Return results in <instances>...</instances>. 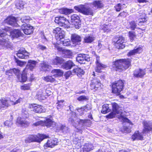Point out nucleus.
<instances>
[{
    "mask_svg": "<svg viewBox=\"0 0 152 152\" xmlns=\"http://www.w3.org/2000/svg\"><path fill=\"white\" fill-rule=\"evenodd\" d=\"M131 61L129 59H120L113 62V67L117 71L122 72L127 69L130 65Z\"/></svg>",
    "mask_w": 152,
    "mask_h": 152,
    "instance_id": "nucleus-1",
    "label": "nucleus"
},
{
    "mask_svg": "<svg viewBox=\"0 0 152 152\" xmlns=\"http://www.w3.org/2000/svg\"><path fill=\"white\" fill-rule=\"evenodd\" d=\"M69 121L71 122L73 125L78 131L81 130L84 126H89L91 124V121L89 120H82L77 118L75 121L73 118H70L69 119Z\"/></svg>",
    "mask_w": 152,
    "mask_h": 152,
    "instance_id": "nucleus-2",
    "label": "nucleus"
},
{
    "mask_svg": "<svg viewBox=\"0 0 152 152\" xmlns=\"http://www.w3.org/2000/svg\"><path fill=\"white\" fill-rule=\"evenodd\" d=\"M6 31L4 29H0V49L8 47L10 44L8 38L10 37L5 33Z\"/></svg>",
    "mask_w": 152,
    "mask_h": 152,
    "instance_id": "nucleus-3",
    "label": "nucleus"
},
{
    "mask_svg": "<svg viewBox=\"0 0 152 152\" xmlns=\"http://www.w3.org/2000/svg\"><path fill=\"white\" fill-rule=\"evenodd\" d=\"M37 62L35 61L29 60L28 64L26 66L25 69L23 70L22 73V77L20 79V81H26L27 80L26 73L29 69L31 71H33V69L36 66Z\"/></svg>",
    "mask_w": 152,
    "mask_h": 152,
    "instance_id": "nucleus-4",
    "label": "nucleus"
},
{
    "mask_svg": "<svg viewBox=\"0 0 152 152\" xmlns=\"http://www.w3.org/2000/svg\"><path fill=\"white\" fill-rule=\"evenodd\" d=\"M112 107L113 111L117 113L118 115L116 116L120 120L124 122H129L130 121L124 115L121 111V108L118 104L115 102H113L111 104Z\"/></svg>",
    "mask_w": 152,
    "mask_h": 152,
    "instance_id": "nucleus-5",
    "label": "nucleus"
},
{
    "mask_svg": "<svg viewBox=\"0 0 152 152\" xmlns=\"http://www.w3.org/2000/svg\"><path fill=\"white\" fill-rule=\"evenodd\" d=\"M124 87V83L121 80H119L113 83L112 85V91L113 93L118 95L123 90Z\"/></svg>",
    "mask_w": 152,
    "mask_h": 152,
    "instance_id": "nucleus-6",
    "label": "nucleus"
},
{
    "mask_svg": "<svg viewBox=\"0 0 152 152\" xmlns=\"http://www.w3.org/2000/svg\"><path fill=\"white\" fill-rule=\"evenodd\" d=\"M48 136L45 134H39L36 135H30L26 140L28 142H40L44 139L48 138Z\"/></svg>",
    "mask_w": 152,
    "mask_h": 152,
    "instance_id": "nucleus-7",
    "label": "nucleus"
},
{
    "mask_svg": "<svg viewBox=\"0 0 152 152\" xmlns=\"http://www.w3.org/2000/svg\"><path fill=\"white\" fill-rule=\"evenodd\" d=\"M75 9L78 12H81L83 14L88 15H93V11L90 8L86 7L83 5H80L78 6L74 7Z\"/></svg>",
    "mask_w": 152,
    "mask_h": 152,
    "instance_id": "nucleus-8",
    "label": "nucleus"
},
{
    "mask_svg": "<svg viewBox=\"0 0 152 152\" xmlns=\"http://www.w3.org/2000/svg\"><path fill=\"white\" fill-rule=\"evenodd\" d=\"M55 22L59 26L64 28H68L69 23L67 19L65 17L61 16L56 17Z\"/></svg>",
    "mask_w": 152,
    "mask_h": 152,
    "instance_id": "nucleus-9",
    "label": "nucleus"
},
{
    "mask_svg": "<svg viewBox=\"0 0 152 152\" xmlns=\"http://www.w3.org/2000/svg\"><path fill=\"white\" fill-rule=\"evenodd\" d=\"M28 107L36 113H40L46 111V110L44 107L40 105L35 104H29Z\"/></svg>",
    "mask_w": 152,
    "mask_h": 152,
    "instance_id": "nucleus-10",
    "label": "nucleus"
},
{
    "mask_svg": "<svg viewBox=\"0 0 152 152\" xmlns=\"http://www.w3.org/2000/svg\"><path fill=\"white\" fill-rule=\"evenodd\" d=\"M125 42L124 38L122 36H120L116 41H114V46L118 49H123L125 47V45L124 44Z\"/></svg>",
    "mask_w": 152,
    "mask_h": 152,
    "instance_id": "nucleus-11",
    "label": "nucleus"
},
{
    "mask_svg": "<svg viewBox=\"0 0 152 152\" xmlns=\"http://www.w3.org/2000/svg\"><path fill=\"white\" fill-rule=\"evenodd\" d=\"M6 30V31H5V33H10V36L13 38H17L20 37L22 35V33L21 31L18 29H15L13 30L12 31H10V29L8 28L7 29L5 28L4 29Z\"/></svg>",
    "mask_w": 152,
    "mask_h": 152,
    "instance_id": "nucleus-12",
    "label": "nucleus"
},
{
    "mask_svg": "<svg viewBox=\"0 0 152 152\" xmlns=\"http://www.w3.org/2000/svg\"><path fill=\"white\" fill-rule=\"evenodd\" d=\"M71 21L72 24L74 25L75 28H79L80 25L79 17L77 15L74 14L71 17Z\"/></svg>",
    "mask_w": 152,
    "mask_h": 152,
    "instance_id": "nucleus-13",
    "label": "nucleus"
},
{
    "mask_svg": "<svg viewBox=\"0 0 152 152\" xmlns=\"http://www.w3.org/2000/svg\"><path fill=\"white\" fill-rule=\"evenodd\" d=\"M96 58V66L95 68L96 72L98 73L101 72V69L106 67L107 66L103 64L100 62L99 57L97 55L95 56Z\"/></svg>",
    "mask_w": 152,
    "mask_h": 152,
    "instance_id": "nucleus-14",
    "label": "nucleus"
},
{
    "mask_svg": "<svg viewBox=\"0 0 152 152\" xmlns=\"http://www.w3.org/2000/svg\"><path fill=\"white\" fill-rule=\"evenodd\" d=\"M21 29L24 33L26 35H29L33 31V27L29 24L25 23L22 25Z\"/></svg>",
    "mask_w": 152,
    "mask_h": 152,
    "instance_id": "nucleus-15",
    "label": "nucleus"
},
{
    "mask_svg": "<svg viewBox=\"0 0 152 152\" xmlns=\"http://www.w3.org/2000/svg\"><path fill=\"white\" fill-rule=\"evenodd\" d=\"M5 23L14 27H18L19 26L17 23L15 18L13 17L9 16L4 21Z\"/></svg>",
    "mask_w": 152,
    "mask_h": 152,
    "instance_id": "nucleus-16",
    "label": "nucleus"
},
{
    "mask_svg": "<svg viewBox=\"0 0 152 152\" xmlns=\"http://www.w3.org/2000/svg\"><path fill=\"white\" fill-rule=\"evenodd\" d=\"M101 84L100 80L97 78H94L91 80L90 84L91 89H95L96 90L101 87Z\"/></svg>",
    "mask_w": 152,
    "mask_h": 152,
    "instance_id": "nucleus-17",
    "label": "nucleus"
},
{
    "mask_svg": "<svg viewBox=\"0 0 152 152\" xmlns=\"http://www.w3.org/2000/svg\"><path fill=\"white\" fill-rule=\"evenodd\" d=\"M29 53L25 50L24 48L20 49L17 53V56L20 58L27 59Z\"/></svg>",
    "mask_w": 152,
    "mask_h": 152,
    "instance_id": "nucleus-18",
    "label": "nucleus"
},
{
    "mask_svg": "<svg viewBox=\"0 0 152 152\" xmlns=\"http://www.w3.org/2000/svg\"><path fill=\"white\" fill-rule=\"evenodd\" d=\"M44 125L48 127H54L56 126V123L52 120L51 117L46 118V120L44 122Z\"/></svg>",
    "mask_w": 152,
    "mask_h": 152,
    "instance_id": "nucleus-19",
    "label": "nucleus"
},
{
    "mask_svg": "<svg viewBox=\"0 0 152 152\" xmlns=\"http://www.w3.org/2000/svg\"><path fill=\"white\" fill-rule=\"evenodd\" d=\"M144 129L143 131V133H146L152 129V123H150L149 122L145 121L143 123Z\"/></svg>",
    "mask_w": 152,
    "mask_h": 152,
    "instance_id": "nucleus-20",
    "label": "nucleus"
},
{
    "mask_svg": "<svg viewBox=\"0 0 152 152\" xmlns=\"http://www.w3.org/2000/svg\"><path fill=\"white\" fill-rule=\"evenodd\" d=\"M75 66L74 64L72 61L69 60L63 63L61 67L62 68L66 70L69 69L73 66Z\"/></svg>",
    "mask_w": 152,
    "mask_h": 152,
    "instance_id": "nucleus-21",
    "label": "nucleus"
},
{
    "mask_svg": "<svg viewBox=\"0 0 152 152\" xmlns=\"http://www.w3.org/2000/svg\"><path fill=\"white\" fill-rule=\"evenodd\" d=\"M71 40L74 44H78L81 41V38L80 37L76 34H72L71 36Z\"/></svg>",
    "mask_w": 152,
    "mask_h": 152,
    "instance_id": "nucleus-22",
    "label": "nucleus"
},
{
    "mask_svg": "<svg viewBox=\"0 0 152 152\" xmlns=\"http://www.w3.org/2000/svg\"><path fill=\"white\" fill-rule=\"evenodd\" d=\"M145 74V71L144 70L137 69L134 72V76L137 77H142Z\"/></svg>",
    "mask_w": 152,
    "mask_h": 152,
    "instance_id": "nucleus-23",
    "label": "nucleus"
},
{
    "mask_svg": "<svg viewBox=\"0 0 152 152\" xmlns=\"http://www.w3.org/2000/svg\"><path fill=\"white\" fill-rule=\"evenodd\" d=\"M64 62V60L61 57L56 56V57L52 61L53 65H60L63 64Z\"/></svg>",
    "mask_w": 152,
    "mask_h": 152,
    "instance_id": "nucleus-24",
    "label": "nucleus"
},
{
    "mask_svg": "<svg viewBox=\"0 0 152 152\" xmlns=\"http://www.w3.org/2000/svg\"><path fill=\"white\" fill-rule=\"evenodd\" d=\"M16 123L20 126H25L28 125L29 124L28 122L23 120V118L20 117L18 118Z\"/></svg>",
    "mask_w": 152,
    "mask_h": 152,
    "instance_id": "nucleus-25",
    "label": "nucleus"
},
{
    "mask_svg": "<svg viewBox=\"0 0 152 152\" xmlns=\"http://www.w3.org/2000/svg\"><path fill=\"white\" fill-rule=\"evenodd\" d=\"M132 139L133 140H142L143 137L141 133L138 131L135 132L134 134L132 136Z\"/></svg>",
    "mask_w": 152,
    "mask_h": 152,
    "instance_id": "nucleus-26",
    "label": "nucleus"
},
{
    "mask_svg": "<svg viewBox=\"0 0 152 152\" xmlns=\"http://www.w3.org/2000/svg\"><path fill=\"white\" fill-rule=\"evenodd\" d=\"M41 70L44 71H50L51 69V66L45 62H43L40 65Z\"/></svg>",
    "mask_w": 152,
    "mask_h": 152,
    "instance_id": "nucleus-27",
    "label": "nucleus"
},
{
    "mask_svg": "<svg viewBox=\"0 0 152 152\" xmlns=\"http://www.w3.org/2000/svg\"><path fill=\"white\" fill-rule=\"evenodd\" d=\"M57 140L50 139L48 140L47 143L44 145L45 148L47 147L53 148L54 146L57 145Z\"/></svg>",
    "mask_w": 152,
    "mask_h": 152,
    "instance_id": "nucleus-28",
    "label": "nucleus"
},
{
    "mask_svg": "<svg viewBox=\"0 0 152 152\" xmlns=\"http://www.w3.org/2000/svg\"><path fill=\"white\" fill-rule=\"evenodd\" d=\"M51 72L53 74L52 76L55 77L61 76L63 74L62 71L59 69H54Z\"/></svg>",
    "mask_w": 152,
    "mask_h": 152,
    "instance_id": "nucleus-29",
    "label": "nucleus"
},
{
    "mask_svg": "<svg viewBox=\"0 0 152 152\" xmlns=\"http://www.w3.org/2000/svg\"><path fill=\"white\" fill-rule=\"evenodd\" d=\"M142 51V49L140 47L136 49L131 50L127 54L128 56H131L136 54L141 53Z\"/></svg>",
    "mask_w": 152,
    "mask_h": 152,
    "instance_id": "nucleus-30",
    "label": "nucleus"
},
{
    "mask_svg": "<svg viewBox=\"0 0 152 152\" xmlns=\"http://www.w3.org/2000/svg\"><path fill=\"white\" fill-rule=\"evenodd\" d=\"M0 110L2 108L7 107L11 104H9L8 100L5 99L4 98L1 99L0 100Z\"/></svg>",
    "mask_w": 152,
    "mask_h": 152,
    "instance_id": "nucleus-31",
    "label": "nucleus"
},
{
    "mask_svg": "<svg viewBox=\"0 0 152 152\" xmlns=\"http://www.w3.org/2000/svg\"><path fill=\"white\" fill-rule=\"evenodd\" d=\"M29 105L26 104V107L27 108H23L22 111V115L23 118H27L29 116L28 110V106Z\"/></svg>",
    "mask_w": 152,
    "mask_h": 152,
    "instance_id": "nucleus-32",
    "label": "nucleus"
},
{
    "mask_svg": "<svg viewBox=\"0 0 152 152\" xmlns=\"http://www.w3.org/2000/svg\"><path fill=\"white\" fill-rule=\"evenodd\" d=\"M72 72L75 73L79 77L83 75L85 73L84 71L82 69L79 67L74 69Z\"/></svg>",
    "mask_w": 152,
    "mask_h": 152,
    "instance_id": "nucleus-33",
    "label": "nucleus"
},
{
    "mask_svg": "<svg viewBox=\"0 0 152 152\" xmlns=\"http://www.w3.org/2000/svg\"><path fill=\"white\" fill-rule=\"evenodd\" d=\"M85 54H80L76 58L77 61L80 64H84L85 63L84 60Z\"/></svg>",
    "mask_w": 152,
    "mask_h": 152,
    "instance_id": "nucleus-34",
    "label": "nucleus"
},
{
    "mask_svg": "<svg viewBox=\"0 0 152 152\" xmlns=\"http://www.w3.org/2000/svg\"><path fill=\"white\" fill-rule=\"evenodd\" d=\"M83 148L87 152H88L94 149V146L91 143H86L84 145Z\"/></svg>",
    "mask_w": 152,
    "mask_h": 152,
    "instance_id": "nucleus-35",
    "label": "nucleus"
},
{
    "mask_svg": "<svg viewBox=\"0 0 152 152\" xmlns=\"http://www.w3.org/2000/svg\"><path fill=\"white\" fill-rule=\"evenodd\" d=\"M42 79L47 82H53L56 81L55 79L52 76L49 75L42 77Z\"/></svg>",
    "mask_w": 152,
    "mask_h": 152,
    "instance_id": "nucleus-36",
    "label": "nucleus"
},
{
    "mask_svg": "<svg viewBox=\"0 0 152 152\" xmlns=\"http://www.w3.org/2000/svg\"><path fill=\"white\" fill-rule=\"evenodd\" d=\"M140 18L139 19L138 24L139 25H143L142 23L145 22L147 20V19L145 13H143L142 16L140 15Z\"/></svg>",
    "mask_w": 152,
    "mask_h": 152,
    "instance_id": "nucleus-37",
    "label": "nucleus"
},
{
    "mask_svg": "<svg viewBox=\"0 0 152 152\" xmlns=\"http://www.w3.org/2000/svg\"><path fill=\"white\" fill-rule=\"evenodd\" d=\"M12 70L13 73L15 74V75L17 76V77L18 78L19 81L20 82H24L25 81H20V79H21L22 77V74H21V75L20 76V70L19 69L14 68L12 69Z\"/></svg>",
    "mask_w": 152,
    "mask_h": 152,
    "instance_id": "nucleus-38",
    "label": "nucleus"
},
{
    "mask_svg": "<svg viewBox=\"0 0 152 152\" xmlns=\"http://www.w3.org/2000/svg\"><path fill=\"white\" fill-rule=\"evenodd\" d=\"M59 12L61 14L67 15L72 12L73 10L72 9L63 8L59 10Z\"/></svg>",
    "mask_w": 152,
    "mask_h": 152,
    "instance_id": "nucleus-39",
    "label": "nucleus"
},
{
    "mask_svg": "<svg viewBox=\"0 0 152 152\" xmlns=\"http://www.w3.org/2000/svg\"><path fill=\"white\" fill-rule=\"evenodd\" d=\"M109 105L106 104H104L102 106V109L101 112L103 114H106L110 111V110L109 109Z\"/></svg>",
    "mask_w": 152,
    "mask_h": 152,
    "instance_id": "nucleus-40",
    "label": "nucleus"
},
{
    "mask_svg": "<svg viewBox=\"0 0 152 152\" xmlns=\"http://www.w3.org/2000/svg\"><path fill=\"white\" fill-rule=\"evenodd\" d=\"M94 40V38L92 36H87L84 39V42L85 43H90Z\"/></svg>",
    "mask_w": 152,
    "mask_h": 152,
    "instance_id": "nucleus-41",
    "label": "nucleus"
},
{
    "mask_svg": "<svg viewBox=\"0 0 152 152\" xmlns=\"http://www.w3.org/2000/svg\"><path fill=\"white\" fill-rule=\"evenodd\" d=\"M60 130L64 134H66L69 132V129L67 127L65 126L61 125L60 126Z\"/></svg>",
    "mask_w": 152,
    "mask_h": 152,
    "instance_id": "nucleus-42",
    "label": "nucleus"
},
{
    "mask_svg": "<svg viewBox=\"0 0 152 152\" xmlns=\"http://www.w3.org/2000/svg\"><path fill=\"white\" fill-rule=\"evenodd\" d=\"M65 34V32L62 30L59 34L57 35V37H56V39L58 41L60 40L64 37Z\"/></svg>",
    "mask_w": 152,
    "mask_h": 152,
    "instance_id": "nucleus-43",
    "label": "nucleus"
},
{
    "mask_svg": "<svg viewBox=\"0 0 152 152\" xmlns=\"http://www.w3.org/2000/svg\"><path fill=\"white\" fill-rule=\"evenodd\" d=\"M93 5L96 8H100L103 6L102 3L99 1H94Z\"/></svg>",
    "mask_w": 152,
    "mask_h": 152,
    "instance_id": "nucleus-44",
    "label": "nucleus"
},
{
    "mask_svg": "<svg viewBox=\"0 0 152 152\" xmlns=\"http://www.w3.org/2000/svg\"><path fill=\"white\" fill-rule=\"evenodd\" d=\"M62 30L59 27L53 29V33L55 35V38L57 37V35L61 32Z\"/></svg>",
    "mask_w": 152,
    "mask_h": 152,
    "instance_id": "nucleus-45",
    "label": "nucleus"
},
{
    "mask_svg": "<svg viewBox=\"0 0 152 152\" xmlns=\"http://www.w3.org/2000/svg\"><path fill=\"white\" fill-rule=\"evenodd\" d=\"M129 36L130 40L132 41L136 38V35L133 31H129Z\"/></svg>",
    "mask_w": 152,
    "mask_h": 152,
    "instance_id": "nucleus-46",
    "label": "nucleus"
},
{
    "mask_svg": "<svg viewBox=\"0 0 152 152\" xmlns=\"http://www.w3.org/2000/svg\"><path fill=\"white\" fill-rule=\"evenodd\" d=\"M65 57L66 58H70L72 55V53L70 50H65L64 51Z\"/></svg>",
    "mask_w": 152,
    "mask_h": 152,
    "instance_id": "nucleus-47",
    "label": "nucleus"
},
{
    "mask_svg": "<svg viewBox=\"0 0 152 152\" xmlns=\"http://www.w3.org/2000/svg\"><path fill=\"white\" fill-rule=\"evenodd\" d=\"M24 4V2L22 1H19L15 5L18 9L23 8Z\"/></svg>",
    "mask_w": 152,
    "mask_h": 152,
    "instance_id": "nucleus-48",
    "label": "nucleus"
},
{
    "mask_svg": "<svg viewBox=\"0 0 152 152\" xmlns=\"http://www.w3.org/2000/svg\"><path fill=\"white\" fill-rule=\"evenodd\" d=\"M23 100V99L21 97L16 100L15 102L10 100V104L12 105H15L18 103H20Z\"/></svg>",
    "mask_w": 152,
    "mask_h": 152,
    "instance_id": "nucleus-49",
    "label": "nucleus"
},
{
    "mask_svg": "<svg viewBox=\"0 0 152 152\" xmlns=\"http://www.w3.org/2000/svg\"><path fill=\"white\" fill-rule=\"evenodd\" d=\"M30 19V18L29 16H23L21 18V21L22 23H28L29 22Z\"/></svg>",
    "mask_w": 152,
    "mask_h": 152,
    "instance_id": "nucleus-50",
    "label": "nucleus"
},
{
    "mask_svg": "<svg viewBox=\"0 0 152 152\" xmlns=\"http://www.w3.org/2000/svg\"><path fill=\"white\" fill-rule=\"evenodd\" d=\"M61 43H62L63 45L67 46L70 45V41L69 39H65L63 41L61 42Z\"/></svg>",
    "mask_w": 152,
    "mask_h": 152,
    "instance_id": "nucleus-51",
    "label": "nucleus"
},
{
    "mask_svg": "<svg viewBox=\"0 0 152 152\" xmlns=\"http://www.w3.org/2000/svg\"><path fill=\"white\" fill-rule=\"evenodd\" d=\"M30 86L29 84H25L21 86L20 88L21 90H28L30 88Z\"/></svg>",
    "mask_w": 152,
    "mask_h": 152,
    "instance_id": "nucleus-52",
    "label": "nucleus"
},
{
    "mask_svg": "<svg viewBox=\"0 0 152 152\" xmlns=\"http://www.w3.org/2000/svg\"><path fill=\"white\" fill-rule=\"evenodd\" d=\"M64 102V100H61L60 101H58L57 104H58V105L57 106V108L58 109H60L61 107H62L64 104L63 102Z\"/></svg>",
    "mask_w": 152,
    "mask_h": 152,
    "instance_id": "nucleus-53",
    "label": "nucleus"
},
{
    "mask_svg": "<svg viewBox=\"0 0 152 152\" xmlns=\"http://www.w3.org/2000/svg\"><path fill=\"white\" fill-rule=\"evenodd\" d=\"M117 114V113L113 111L112 112H111L109 115H107V117L108 118H113L116 116Z\"/></svg>",
    "mask_w": 152,
    "mask_h": 152,
    "instance_id": "nucleus-54",
    "label": "nucleus"
},
{
    "mask_svg": "<svg viewBox=\"0 0 152 152\" xmlns=\"http://www.w3.org/2000/svg\"><path fill=\"white\" fill-rule=\"evenodd\" d=\"M88 98L85 96H82L78 97L77 99L80 101H87L88 100Z\"/></svg>",
    "mask_w": 152,
    "mask_h": 152,
    "instance_id": "nucleus-55",
    "label": "nucleus"
},
{
    "mask_svg": "<svg viewBox=\"0 0 152 152\" xmlns=\"http://www.w3.org/2000/svg\"><path fill=\"white\" fill-rule=\"evenodd\" d=\"M4 124L5 126L8 127H11L12 124V122L11 120H7L4 122Z\"/></svg>",
    "mask_w": 152,
    "mask_h": 152,
    "instance_id": "nucleus-56",
    "label": "nucleus"
},
{
    "mask_svg": "<svg viewBox=\"0 0 152 152\" xmlns=\"http://www.w3.org/2000/svg\"><path fill=\"white\" fill-rule=\"evenodd\" d=\"M130 28L132 30H134L136 28V25L134 21H132L130 23Z\"/></svg>",
    "mask_w": 152,
    "mask_h": 152,
    "instance_id": "nucleus-57",
    "label": "nucleus"
},
{
    "mask_svg": "<svg viewBox=\"0 0 152 152\" xmlns=\"http://www.w3.org/2000/svg\"><path fill=\"white\" fill-rule=\"evenodd\" d=\"M16 62L17 64L20 66H23V65H25L26 63V62L21 61L19 60H16Z\"/></svg>",
    "mask_w": 152,
    "mask_h": 152,
    "instance_id": "nucleus-58",
    "label": "nucleus"
},
{
    "mask_svg": "<svg viewBox=\"0 0 152 152\" xmlns=\"http://www.w3.org/2000/svg\"><path fill=\"white\" fill-rule=\"evenodd\" d=\"M84 111L88 112L91 109V106L90 104H87L86 106L83 107Z\"/></svg>",
    "mask_w": 152,
    "mask_h": 152,
    "instance_id": "nucleus-59",
    "label": "nucleus"
},
{
    "mask_svg": "<svg viewBox=\"0 0 152 152\" xmlns=\"http://www.w3.org/2000/svg\"><path fill=\"white\" fill-rule=\"evenodd\" d=\"M80 141V140L79 139H77V138H76L73 141L75 144L76 145L77 144L78 145V148H80L81 146Z\"/></svg>",
    "mask_w": 152,
    "mask_h": 152,
    "instance_id": "nucleus-60",
    "label": "nucleus"
},
{
    "mask_svg": "<svg viewBox=\"0 0 152 152\" xmlns=\"http://www.w3.org/2000/svg\"><path fill=\"white\" fill-rule=\"evenodd\" d=\"M110 25H106L104 27L103 29L106 32H108L111 31V29L110 28Z\"/></svg>",
    "mask_w": 152,
    "mask_h": 152,
    "instance_id": "nucleus-61",
    "label": "nucleus"
},
{
    "mask_svg": "<svg viewBox=\"0 0 152 152\" xmlns=\"http://www.w3.org/2000/svg\"><path fill=\"white\" fill-rule=\"evenodd\" d=\"M115 7L117 11H119L122 9L121 5L120 4H118Z\"/></svg>",
    "mask_w": 152,
    "mask_h": 152,
    "instance_id": "nucleus-62",
    "label": "nucleus"
},
{
    "mask_svg": "<svg viewBox=\"0 0 152 152\" xmlns=\"http://www.w3.org/2000/svg\"><path fill=\"white\" fill-rule=\"evenodd\" d=\"M13 70L12 69H10L9 70L6 71V74L9 76H11L13 74Z\"/></svg>",
    "mask_w": 152,
    "mask_h": 152,
    "instance_id": "nucleus-63",
    "label": "nucleus"
},
{
    "mask_svg": "<svg viewBox=\"0 0 152 152\" xmlns=\"http://www.w3.org/2000/svg\"><path fill=\"white\" fill-rule=\"evenodd\" d=\"M77 111L78 112L80 113V115H82L84 113V110L83 109V107L80 108H78L77 109Z\"/></svg>",
    "mask_w": 152,
    "mask_h": 152,
    "instance_id": "nucleus-64",
    "label": "nucleus"
}]
</instances>
